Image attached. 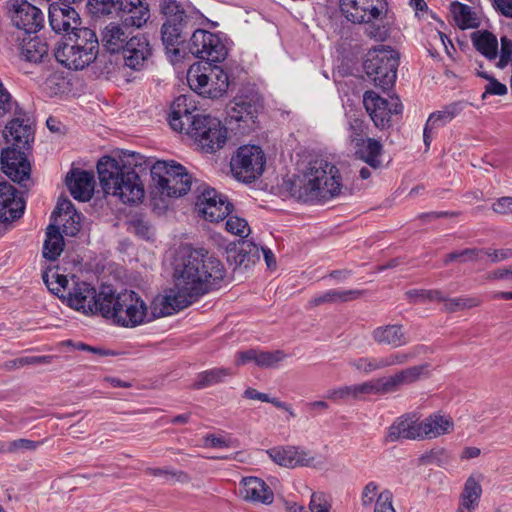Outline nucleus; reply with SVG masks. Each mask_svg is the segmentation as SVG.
Here are the masks:
<instances>
[{
    "mask_svg": "<svg viewBox=\"0 0 512 512\" xmlns=\"http://www.w3.org/2000/svg\"><path fill=\"white\" fill-rule=\"evenodd\" d=\"M444 311L447 313H456L459 311L470 310L479 307L482 299L478 296H460L455 298H447L444 296Z\"/></svg>",
    "mask_w": 512,
    "mask_h": 512,
    "instance_id": "44",
    "label": "nucleus"
},
{
    "mask_svg": "<svg viewBox=\"0 0 512 512\" xmlns=\"http://www.w3.org/2000/svg\"><path fill=\"white\" fill-rule=\"evenodd\" d=\"M101 315L125 328H134L148 320V307L140 295L124 289L116 292L110 286L101 287Z\"/></svg>",
    "mask_w": 512,
    "mask_h": 512,
    "instance_id": "5",
    "label": "nucleus"
},
{
    "mask_svg": "<svg viewBox=\"0 0 512 512\" xmlns=\"http://www.w3.org/2000/svg\"><path fill=\"white\" fill-rule=\"evenodd\" d=\"M363 104L374 125L379 129L390 127L392 115H399L403 110L398 96H392L387 100L372 90L364 93Z\"/></svg>",
    "mask_w": 512,
    "mask_h": 512,
    "instance_id": "14",
    "label": "nucleus"
},
{
    "mask_svg": "<svg viewBox=\"0 0 512 512\" xmlns=\"http://www.w3.org/2000/svg\"><path fill=\"white\" fill-rule=\"evenodd\" d=\"M369 51L364 60V70L375 86L389 90L393 87L399 65V55L389 46Z\"/></svg>",
    "mask_w": 512,
    "mask_h": 512,
    "instance_id": "9",
    "label": "nucleus"
},
{
    "mask_svg": "<svg viewBox=\"0 0 512 512\" xmlns=\"http://www.w3.org/2000/svg\"><path fill=\"white\" fill-rule=\"evenodd\" d=\"M368 382L369 395L378 394L384 395L389 393H394L399 391V388L396 386L394 380L391 376H387L384 378H379L377 380H370Z\"/></svg>",
    "mask_w": 512,
    "mask_h": 512,
    "instance_id": "51",
    "label": "nucleus"
},
{
    "mask_svg": "<svg viewBox=\"0 0 512 512\" xmlns=\"http://www.w3.org/2000/svg\"><path fill=\"white\" fill-rule=\"evenodd\" d=\"M121 19L125 26L141 28L150 18V9L145 0H122Z\"/></svg>",
    "mask_w": 512,
    "mask_h": 512,
    "instance_id": "30",
    "label": "nucleus"
},
{
    "mask_svg": "<svg viewBox=\"0 0 512 512\" xmlns=\"http://www.w3.org/2000/svg\"><path fill=\"white\" fill-rule=\"evenodd\" d=\"M21 56L25 61L40 63L48 56V46L38 38L31 39L22 46Z\"/></svg>",
    "mask_w": 512,
    "mask_h": 512,
    "instance_id": "45",
    "label": "nucleus"
},
{
    "mask_svg": "<svg viewBox=\"0 0 512 512\" xmlns=\"http://www.w3.org/2000/svg\"><path fill=\"white\" fill-rule=\"evenodd\" d=\"M367 126L362 118L356 116L349 117L350 139L353 143L357 142V138H364Z\"/></svg>",
    "mask_w": 512,
    "mask_h": 512,
    "instance_id": "64",
    "label": "nucleus"
},
{
    "mask_svg": "<svg viewBox=\"0 0 512 512\" xmlns=\"http://www.w3.org/2000/svg\"><path fill=\"white\" fill-rule=\"evenodd\" d=\"M48 22L57 34L71 35L82 24L81 17L76 9L68 3H52L48 8Z\"/></svg>",
    "mask_w": 512,
    "mask_h": 512,
    "instance_id": "21",
    "label": "nucleus"
},
{
    "mask_svg": "<svg viewBox=\"0 0 512 512\" xmlns=\"http://www.w3.org/2000/svg\"><path fill=\"white\" fill-rule=\"evenodd\" d=\"M94 175L86 170L72 169L66 176V185L79 201H89L94 190Z\"/></svg>",
    "mask_w": 512,
    "mask_h": 512,
    "instance_id": "29",
    "label": "nucleus"
},
{
    "mask_svg": "<svg viewBox=\"0 0 512 512\" xmlns=\"http://www.w3.org/2000/svg\"><path fill=\"white\" fill-rule=\"evenodd\" d=\"M187 81L192 90L207 98H219L228 89L227 73L213 63H194L187 72Z\"/></svg>",
    "mask_w": 512,
    "mask_h": 512,
    "instance_id": "7",
    "label": "nucleus"
},
{
    "mask_svg": "<svg viewBox=\"0 0 512 512\" xmlns=\"http://www.w3.org/2000/svg\"><path fill=\"white\" fill-rule=\"evenodd\" d=\"M482 494V487L474 476H469L464 484L460 499L465 507L477 508Z\"/></svg>",
    "mask_w": 512,
    "mask_h": 512,
    "instance_id": "46",
    "label": "nucleus"
},
{
    "mask_svg": "<svg viewBox=\"0 0 512 512\" xmlns=\"http://www.w3.org/2000/svg\"><path fill=\"white\" fill-rule=\"evenodd\" d=\"M374 512H396L393 507V493L389 489H383L379 493Z\"/></svg>",
    "mask_w": 512,
    "mask_h": 512,
    "instance_id": "61",
    "label": "nucleus"
},
{
    "mask_svg": "<svg viewBox=\"0 0 512 512\" xmlns=\"http://www.w3.org/2000/svg\"><path fill=\"white\" fill-rule=\"evenodd\" d=\"M226 230L239 237H246L250 233L248 222L238 216H230L225 223Z\"/></svg>",
    "mask_w": 512,
    "mask_h": 512,
    "instance_id": "59",
    "label": "nucleus"
},
{
    "mask_svg": "<svg viewBox=\"0 0 512 512\" xmlns=\"http://www.w3.org/2000/svg\"><path fill=\"white\" fill-rule=\"evenodd\" d=\"M128 28L123 22L109 23L101 33L103 47L110 53H122L131 38Z\"/></svg>",
    "mask_w": 512,
    "mask_h": 512,
    "instance_id": "31",
    "label": "nucleus"
},
{
    "mask_svg": "<svg viewBox=\"0 0 512 512\" xmlns=\"http://www.w3.org/2000/svg\"><path fill=\"white\" fill-rule=\"evenodd\" d=\"M454 19L460 29L475 27L477 24L468 5L455 1L451 4Z\"/></svg>",
    "mask_w": 512,
    "mask_h": 512,
    "instance_id": "47",
    "label": "nucleus"
},
{
    "mask_svg": "<svg viewBox=\"0 0 512 512\" xmlns=\"http://www.w3.org/2000/svg\"><path fill=\"white\" fill-rule=\"evenodd\" d=\"M182 296L183 294H181L175 286L169 289L165 294L157 295L151 302V312L150 314L148 313L147 322L156 318L171 315L174 312L182 310L191 305L189 300L183 298Z\"/></svg>",
    "mask_w": 512,
    "mask_h": 512,
    "instance_id": "24",
    "label": "nucleus"
},
{
    "mask_svg": "<svg viewBox=\"0 0 512 512\" xmlns=\"http://www.w3.org/2000/svg\"><path fill=\"white\" fill-rule=\"evenodd\" d=\"M151 177L159 192L168 197L185 195L192 184L186 168L175 161H156L151 167Z\"/></svg>",
    "mask_w": 512,
    "mask_h": 512,
    "instance_id": "8",
    "label": "nucleus"
},
{
    "mask_svg": "<svg viewBox=\"0 0 512 512\" xmlns=\"http://www.w3.org/2000/svg\"><path fill=\"white\" fill-rule=\"evenodd\" d=\"M5 125L3 136L9 146L31 149L35 138V122L28 112L18 107Z\"/></svg>",
    "mask_w": 512,
    "mask_h": 512,
    "instance_id": "12",
    "label": "nucleus"
},
{
    "mask_svg": "<svg viewBox=\"0 0 512 512\" xmlns=\"http://www.w3.org/2000/svg\"><path fill=\"white\" fill-rule=\"evenodd\" d=\"M41 442L29 439H16L8 443L7 451L10 453H18L23 451H34L40 446Z\"/></svg>",
    "mask_w": 512,
    "mask_h": 512,
    "instance_id": "62",
    "label": "nucleus"
},
{
    "mask_svg": "<svg viewBox=\"0 0 512 512\" xmlns=\"http://www.w3.org/2000/svg\"><path fill=\"white\" fill-rule=\"evenodd\" d=\"M483 253L484 250L478 248H465L460 251H453L443 258V264L448 265L455 261L459 263L476 262L481 259Z\"/></svg>",
    "mask_w": 512,
    "mask_h": 512,
    "instance_id": "48",
    "label": "nucleus"
},
{
    "mask_svg": "<svg viewBox=\"0 0 512 512\" xmlns=\"http://www.w3.org/2000/svg\"><path fill=\"white\" fill-rule=\"evenodd\" d=\"M364 294L362 290H336L332 289L324 294L313 298L310 301L312 306H319L325 303H343L360 298Z\"/></svg>",
    "mask_w": 512,
    "mask_h": 512,
    "instance_id": "40",
    "label": "nucleus"
},
{
    "mask_svg": "<svg viewBox=\"0 0 512 512\" xmlns=\"http://www.w3.org/2000/svg\"><path fill=\"white\" fill-rule=\"evenodd\" d=\"M422 421L417 412H408L397 417L389 426L386 441L396 442L400 439L422 440Z\"/></svg>",
    "mask_w": 512,
    "mask_h": 512,
    "instance_id": "22",
    "label": "nucleus"
},
{
    "mask_svg": "<svg viewBox=\"0 0 512 512\" xmlns=\"http://www.w3.org/2000/svg\"><path fill=\"white\" fill-rule=\"evenodd\" d=\"M338 169L320 159L309 163L307 170L287 183L290 195L302 202H326L340 194Z\"/></svg>",
    "mask_w": 512,
    "mask_h": 512,
    "instance_id": "4",
    "label": "nucleus"
},
{
    "mask_svg": "<svg viewBox=\"0 0 512 512\" xmlns=\"http://www.w3.org/2000/svg\"><path fill=\"white\" fill-rule=\"evenodd\" d=\"M241 495L244 499L263 504H271L274 494L271 488L258 477H246L241 482Z\"/></svg>",
    "mask_w": 512,
    "mask_h": 512,
    "instance_id": "32",
    "label": "nucleus"
},
{
    "mask_svg": "<svg viewBox=\"0 0 512 512\" xmlns=\"http://www.w3.org/2000/svg\"><path fill=\"white\" fill-rule=\"evenodd\" d=\"M73 212H77L74 208V205L68 198H59L56 208L52 213V218L54 222H58L59 220L70 216Z\"/></svg>",
    "mask_w": 512,
    "mask_h": 512,
    "instance_id": "63",
    "label": "nucleus"
},
{
    "mask_svg": "<svg viewBox=\"0 0 512 512\" xmlns=\"http://www.w3.org/2000/svg\"><path fill=\"white\" fill-rule=\"evenodd\" d=\"M429 368L430 365L428 363H423L398 370L390 376L394 380L396 386L400 389L405 385H410L419 381L421 378L429 377Z\"/></svg>",
    "mask_w": 512,
    "mask_h": 512,
    "instance_id": "36",
    "label": "nucleus"
},
{
    "mask_svg": "<svg viewBox=\"0 0 512 512\" xmlns=\"http://www.w3.org/2000/svg\"><path fill=\"white\" fill-rule=\"evenodd\" d=\"M232 375V371L228 368H213L200 372L192 387L194 389H204L224 381L228 376Z\"/></svg>",
    "mask_w": 512,
    "mask_h": 512,
    "instance_id": "42",
    "label": "nucleus"
},
{
    "mask_svg": "<svg viewBox=\"0 0 512 512\" xmlns=\"http://www.w3.org/2000/svg\"><path fill=\"white\" fill-rule=\"evenodd\" d=\"M421 427L422 440L433 439L451 433L454 423L451 417L435 413L422 420Z\"/></svg>",
    "mask_w": 512,
    "mask_h": 512,
    "instance_id": "34",
    "label": "nucleus"
},
{
    "mask_svg": "<svg viewBox=\"0 0 512 512\" xmlns=\"http://www.w3.org/2000/svg\"><path fill=\"white\" fill-rule=\"evenodd\" d=\"M478 76L488 81V84L485 86L484 93L481 96L482 99H485L487 95L504 96L507 94L508 89L506 85L499 82L492 75L487 72H478Z\"/></svg>",
    "mask_w": 512,
    "mask_h": 512,
    "instance_id": "54",
    "label": "nucleus"
},
{
    "mask_svg": "<svg viewBox=\"0 0 512 512\" xmlns=\"http://www.w3.org/2000/svg\"><path fill=\"white\" fill-rule=\"evenodd\" d=\"M466 106L464 101H456L443 107L442 110L429 115L426 123L433 128L444 126L458 116Z\"/></svg>",
    "mask_w": 512,
    "mask_h": 512,
    "instance_id": "39",
    "label": "nucleus"
},
{
    "mask_svg": "<svg viewBox=\"0 0 512 512\" xmlns=\"http://www.w3.org/2000/svg\"><path fill=\"white\" fill-rule=\"evenodd\" d=\"M371 337L377 345L393 349L406 346L410 341L405 327L398 323L377 326L372 330Z\"/></svg>",
    "mask_w": 512,
    "mask_h": 512,
    "instance_id": "28",
    "label": "nucleus"
},
{
    "mask_svg": "<svg viewBox=\"0 0 512 512\" xmlns=\"http://www.w3.org/2000/svg\"><path fill=\"white\" fill-rule=\"evenodd\" d=\"M120 2L122 0H88V6L93 14L108 15L120 10Z\"/></svg>",
    "mask_w": 512,
    "mask_h": 512,
    "instance_id": "56",
    "label": "nucleus"
},
{
    "mask_svg": "<svg viewBox=\"0 0 512 512\" xmlns=\"http://www.w3.org/2000/svg\"><path fill=\"white\" fill-rule=\"evenodd\" d=\"M287 355L282 350L260 351L258 350L257 366L261 368H275L286 359Z\"/></svg>",
    "mask_w": 512,
    "mask_h": 512,
    "instance_id": "53",
    "label": "nucleus"
},
{
    "mask_svg": "<svg viewBox=\"0 0 512 512\" xmlns=\"http://www.w3.org/2000/svg\"><path fill=\"white\" fill-rule=\"evenodd\" d=\"M98 52V50L88 47L74 46L68 42L59 41L55 46L54 56L64 67L82 70L96 60Z\"/></svg>",
    "mask_w": 512,
    "mask_h": 512,
    "instance_id": "19",
    "label": "nucleus"
},
{
    "mask_svg": "<svg viewBox=\"0 0 512 512\" xmlns=\"http://www.w3.org/2000/svg\"><path fill=\"white\" fill-rule=\"evenodd\" d=\"M122 54L127 67L141 70L152 55V48L147 37L138 34L129 39Z\"/></svg>",
    "mask_w": 512,
    "mask_h": 512,
    "instance_id": "27",
    "label": "nucleus"
},
{
    "mask_svg": "<svg viewBox=\"0 0 512 512\" xmlns=\"http://www.w3.org/2000/svg\"><path fill=\"white\" fill-rule=\"evenodd\" d=\"M262 108V100L258 93L238 95L234 98L233 104L228 108L230 120L236 122L255 123L259 111Z\"/></svg>",
    "mask_w": 512,
    "mask_h": 512,
    "instance_id": "23",
    "label": "nucleus"
},
{
    "mask_svg": "<svg viewBox=\"0 0 512 512\" xmlns=\"http://www.w3.org/2000/svg\"><path fill=\"white\" fill-rule=\"evenodd\" d=\"M30 150L13 146H8L2 150L0 155L1 169L13 182L21 184L30 178L31 165L27 158V153Z\"/></svg>",
    "mask_w": 512,
    "mask_h": 512,
    "instance_id": "17",
    "label": "nucleus"
},
{
    "mask_svg": "<svg viewBox=\"0 0 512 512\" xmlns=\"http://www.w3.org/2000/svg\"><path fill=\"white\" fill-rule=\"evenodd\" d=\"M369 395L368 382L353 385H345L327 391L326 398L331 401L359 400L362 396Z\"/></svg>",
    "mask_w": 512,
    "mask_h": 512,
    "instance_id": "38",
    "label": "nucleus"
},
{
    "mask_svg": "<svg viewBox=\"0 0 512 512\" xmlns=\"http://www.w3.org/2000/svg\"><path fill=\"white\" fill-rule=\"evenodd\" d=\"M53 224L62 225V232L66 236H76L81 229V216L78 212H73L70 216H67L58 222Z\"/></svg>",
    "mask_w": 512,
    "mask_h": 512,
    "instance_id": "57",
    "label": "nucleus"
},
{
    "mask_svg": "<svg viewBox=\"0 0 512 512\" xmlns=\"http://www.w3.org/2000/svg\"><path fill=\"white\" fill-rule=\"evenodd\" d=\"M18 107L20 106L17 101L13 99L12 95L0 81V119L8 114H12Z\"/></svg>",
    "mask_w": 512,
    "mask_h": 512,
    "instance_id": "58",
    "label": "nucleus"
},
{
    "mask_svg": "<svg viewBox=\"0 0 512 512\" xmlns=\"http://www.w3.org/2000/svg\"><path fill=\"white\" fill-rule=\"evenodd\" d=\"M152 166L140 153L125 151L119 160L103 156L97 163V172L105 193L119 197L124 204H135L145 193L141 176Z\"/></svg>",
    "mask_w": 512,
    "mask_h": 512,
    "instance_id": "1",
    "label": "nucleus"
},
{
    "mask_svg": "<svg viewBox=\"0 0 512 512\" xmlns=\"http://www.w3.org/2000/svg\"><path fill=\"white\" fill-rule=\"evenodd\" d=\"M260 260V248L250 240H241L238 245L227 251V261L234 272L246 271Z\"/></svg>",
    "mask_w": 512,
    "mask_h": 512,
    "instance_id": "26",
    "label": "nucleus"
},
{
    "mask_svg": "<svg viewBox=\"0 0 512 512\" xmlns=\"http://www.w3.org/2000/svg\"><path fill=\"white\" fill-rule=\"evenodd\" d=\"M266 156L256 145L240 146L230 160L232 175L244 183H252L262 176Z\"/></svg>",
    "mask_w": 512,
    "mask_h": 512,
    "instance_id": "10",
    "label": "nucleus"
},
{
    "mask_svg": "<svg viewBox=\"0 0 512 512\" xmlns=\"http://www.w3.org/2000/svg\"><path fill=\"white\" fill-rule=\"evenodd\" d=\"M169 124L175 131H185L206 153L218 151L227 141V128L221 121L198 113L194 102L185 95L172 103Z\"/></svg>",
    "mask_w": 512,
    "mask_h": 512,
    "instance_id": "3",
    "label": "nucleus"
},
{
    "mask_svg": "<svg viewBox=\"0 0 512 512\" xmlns=\"http://www.w3.org/2000/svg\"><path fill=\"white\" fill-rule=\"evenodd\" d=\"M267 454L275 463L287 468L298 466L316 468L321 464L309 450L299 446L274 447L267 450Z\"/></svg>",
    "mask_w": 512,
    "mask_h": 512,
    "instance_id": "20",
    "label": "nucleus"
},
{
    "mask_svg": "<svg viewBox=\"0 0 512 512\" xmlns=\"http://www.w3.org/2000/svg\"><path fill=\"white\" fill-rule=\"evenodd\" d=\"M420 461L426 465L444 467L451 462V455L444 448H436L423 454Z\"/></svg>",
    "mask_w": 512,
    "mask_h": 512,
    "instance_id": "52",
    "label": "nucleus"
},
{
    "mask_svg": "<svg viewBox=\"0 0 512 512\" xmlns=\"http://www.w3.org/2000/svg\"><path fill=\"white\" fill-rule=\"evenodd\" d=\"M224 277L222 262L202 249L183 257L175 264L173 272L174 286L191 304L220 287Z\"/></svg>",
    "mask_w": 512,
    "mask_h": 512,
    "instance_id": "2",
    "label": "nucleus"
},
{
    "mask_svg": "<svg viewBox=\"0 0 512 512\" xmlns=\"http://www.w3.org/2000/svg\"><path fill=\"white\" fill-rule=\"evenodd\" d=\"M405 296L413 303L426 300L442 302L444 300V294L439 289H412L405 292Z\"/></svg>",
    "mask_w": 512,
    "mask_h": 512,
    "instance_id": "50",
    "label": "nucleus"
},
{
    "mask_svg": "<svg viewBox=\"0 0 512 512\" xmlns=\"http://www.w3.org/2000/svg\"><path fill=\"white\" fill-rule=\"evenodd\" d=\"M380 492L378 483L375 481L368 482L361 492V505L364 508H370L375 503Z\"/></svg>",
    "mask_w": 512,
    "mask_h": 512,
    "instance_id": "60",
    "label": "nucleus"
},
{
    "mask_svg": "<svg viewBox=\"0 0 512 512\" xmlns=\"http://www.w3.org/2000/svg\"><path fill=\"white\" fill-rule=\"evenodd\" d=\"M68 40L70 45L88 47L99 51V40L95 31L90 28L80 25L77 27V30L72 31L71 35H68Z\"/></svg>",
    "mask_w": 512,
    "mask_h": 512,
    "instance_id": "43",
    "label": "nucleus"
},
{
    "mask_svg": "<svg viewBox=\"0 0 512 512\" xmlns=\"http://www.w3.org/2000/svg\"><path fill=\"white\" fill-rule=\"evenodd\" d=\"M25 208L21 197L17 196V190L6 181L0 182V222L10 223L19 219Z\"/></svg>",
    "mask_w": 512,
    "mask_h": 512,
    "instance_id": "25",
    "label": "nucleus"
},
{
    "mask_svg": "<svg viewBox=\"0 0 512 512\" xmlns=\"http://www.w3.org/2000/svg\"><path fill=\"white\" fill-rule=\"evenodd\" d=\"M348 365L355 371L365 375H369L380 370L378 358L374 356L352 358L348 361Z\"/></svg>",
    "mask_w": 512,
    "mask_h": 512,
    "instance_id": "49",
    "label": "nucleus"
},
{
    "mask_svg": "<svg viewBox=\"0 0 512 512\" xmlns=\"http://www.w3.org/2000/svg\"><path fill=\"white\" fill-rule=\"evenodd\" d=\"M355 144V155L358 159L364 161L373 169H379L382 166L380 157L383 154L382 144L374 138H357Z\"/></svg>",
    "mask_w": 512,
    "mask_h": 512,
    "instance_id": "33",
    "label": "nucleus"
},
{
    "mask_svg": "<svg viewBox=\"0 0 512 512\" xmlns=\"http://www.w3.org/2000/svg\"><path fill=\"white\" fill-rule=\"evenodd\" d=\"M424 349L425 346L418 345L414 347L412 351H393L386 353L385 355L377 357L379 368L380 370H383L395 366H404L410 360L414 359L418 354L422 353Z\"/></svg>",
    "mask_w": 512,
    "mask_h": 512,
    "instance_id": "37",
    "label": "nucleus"
},
{
    "mask_svg": "<svg viewBox=\"0 0 512 512\" xmlns=\"http://www.w3.org/2000/svg\"><path fill=\"white\" fill-rule=\"evenodd\" d=\"M386 0H340V11L353 24H370L387 13Z\"/></svg>",
    "mask_w": 512,
    "mask_h": 512,
    "instance_id": "15",
    "label": "nucleus"
},
{
    "mask_svg": "<svg viewBox=\"0 0 512 512\" xmlns=\"http://www.w3.org/2000/svg\"><path fill=\"white\" fill-rule=\"evenodd\" d=\"M64 248V239L60 232V227L56 224H50L46 229V240L43 245V257L54 261L62 253Z\"/></svg>",
    "mask_w": 512,
    "mask_h": 512,
    "instance_id": "35",
    "label": "nucleus"
},
{
    "mask_svg": "<svg viewBox=\"0 0 512 512\" xmlns=\"http://www.w3.org/2000/svg\"><path fill=\"white\" fill-rule=\"evenodd\" d=\"M196 209L205 220L210 222H220L224 220L233 210V204L222 194H218L215 189H206L198 197Z\"/></svg>",
    "mask_w": 512,
    "mask_h": 512,
    "instance_id": "18",
    "label": "nucleus"
},
{
    "mask_svg": "<svg viewBox=\"0 0 512 512\" xmlns=\"http://www.w3.org/2000/svg\"><path fill=\"white\" fill-rule=\"evenodd\" d=\"M52 277L55 278V282L49 281L48 272L45 271L42 275L43 281L46 284L47 288L58 297L61 296V293L66 294L68 292V289L70 288L67 276L54 273Z\"/></svg>",
    "mask_w": 512,
    "mask_h": 512,
    "instance_id": "55",
    "label": "nucleus"
},
{
    "mask_svg": "<svg viewBox=\"0 0 512 512\" xmlns=\"http://www.w3.org/2000/svg\"><path fill=\"white\" fill-rule=\"evenodd\" d=\"M473 45L477 51L489 60L497 57L498 41L489 31H478L472 34Z\"/></svg>",
    "mask_w": 512,
    "mask_h": 512,
    "instance_id": "41",
    "label": "nucleus"
},
{
    "mask_svg": "<svg viewBox=\"0 0 512 512\" xmlns=\"http://www.w3.org/2000/svg\"><path fill=\"white\" fill-rule=\"evenodd\" d=\"M101 297V290L97 292L96 288L90 283L74 280L68 292L66 294L61 293L60 296L69 307L86 315L101 313Z\"/></svg>",
    "mask_w": 512,
    "mask_h": 512,
    "instance_id": "13",
    "label": "nucleus"
},
{
    "mask_svg": "<svg viewBox=\"0 0 512 512\" xmlns=\"http://www.w3.org/2000/svg\"><path fill=\"white\" fill-rule=\"evenodd\" d=\"M188 50L195 57L206 60L205 63H217L225 60L228 51L220 37L210 31L197 29L193 32Z\"/></svg>",
    "mask_w": 512,
    "mask_h": 512,
    "instance_id": "11",
    "label": "nucleus"
},
{
    "mask_svg": "<svg viewBox=\"0 0 512 512\" xmlns=\"http://www.w3.org/2000/svg\"><path fill=\"white\" fill-rule=\"evenodd\" d=\"M8 9L14 26L27 34L37 33L44 27V14L27 0H9Z\"/></svg>",
    "mask_w": 512,
    "mask_h": 512,
    "instance_id": "16",
    "label": "nucleus"
},
{
    "mask_svg": "<svg viewBox=\"0 0 512 512\" xmlns=\"http://www.w3.org/2000/svg\"><path fill=\"white\" fill-rule=\"evenodd\" d=\"M160 9L165 17L161 27L162 43L170 60L178 62L183 57L179 46L185 42L190 17L175 0H162Z\"/></svg>",
    "mask_w": 512,
    "mask_h": 512,
    "instance_id": "6",
    "label": "nucleus"
}]
</instances>
